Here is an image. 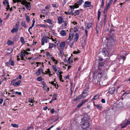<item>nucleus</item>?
I'll list each match as a JSON object with an SVG mask.
<instances>
[{
	"mask_svg": "<svg viewBox=\"0 0 130 130\" xmlns=\"http://www.w3.org/2000/svg\"><path fill=\"white\" fill-rule=\"evenodd\" d=\"M109 53L107 51L103 50L100 51L98 54V56L102 60H105L108 57Z\"/></svg>",
	"mask_w": 130,
	"mask_h": 130,
	"instance_id": "obj_1",
	"label": "nucleus"
},
{
	"mask_svg": "<svg viewBox=\"0 0 130 130\" xmlns=\"http://www.w3.org/2000/svg\"><path fill=\"white\" fill-rule=\"evenodd\" d=\"M82 122L81 126L82 128L85 129V130H88L90 126L89 121H82Z\"/></svg>",
	"mask_w": 130,
	"mask_h": 130,
	"instance_id": "obj_2",
	"label": "nucleus"
},
{
	"mask_svg": "<svg viewBox=\"0 0 130 130\" xmlns=\"http://www.w3.org/2000/svg\"><path fill=\"white\" fill-rule=\"evenodd\" d=\"M74 34H72L71 36L70 33V36L68 39L67 40V42H68V44H69V46L71 48L72 47V46L73 45L74 43L73 42H71L72 40H73V38L74 36Z\"/></svg>",
	"mask_w": 130,
	"mask_h": 130,
	"instance_id": "obj_3",
	"label": "nucleus"
},
{
	"mask_svg": "<svg viewBox=\"0 0 130 130\" xmlns=\"http://www.w3.org/2000/svg\"><path fill=\"white\" fill-rule=\"evenodd\" d=\"M93 78L92 81L94 84H97L98 85L100 84V82L97 79V76L93 73Z\"/></svg>",
	"mask_w": 130,
	"mask_h": 130,
	"instance_id": "obj_4",
	"label": "nucleus"
},
{
	"mask_svg": "<svg viewBox=\"0 0 130 130\" xmlns=\"http://www.w3.org/2000/svg\"><path fill=\"white\" fill-rule=\"evenodd\" d=\"M23 5H24L26 8L29 10H30L31 9V6L30 2H25V3L23 4Z\"/></svg>",
	"mask_w": 130,
	"mask_h": 130,
	"instance_id": "obj_5",
	"label": "nucleus"
},
{
	"mask_svg": "<svg viewBox=\"0 0 130 130\" xmlns=\"http://www.w3.org/2000/svg\"><path fill=\"white\" fill-rule=\"evenodd\" d=\"M106 15H105V16L104 18L102 19L100 23V26H101V27H102L103 24H104V26H105V25L106 20Z\"/></svg>",
	"mask_w": 130,
	"mask_h": 130,
	"instance_id": "obj_6",
	"label": "nucleus"
},
{
	"mask_svg": "<svg viewBox=\"0 0 130 130\" xmlns=\"http://www.w3.org/2000/svg\"><path fill=\"white\" fill-rule=\"evenodd\" d=\"M124 54L125 55H121L120 57L119 58V61L120 63H123L125 59L126 55L125 54Z\"/></svg>",
	"mask_w": 130,
	"mask_h": 130,
	"instance_id": "obj_7",
	"label": "nucleus"
},
{
	"mask_svg": "<svg viewBox=\"0 0 130 130\" xmlns=\"http://www.w3.org/2000/svg\"><path fill=\"white\" fill-rule=\"evenodd\" d=\"M114 42H115L111 38L108 40L107 45L108 46L110 45L111 46L113 44H114Z\"/></svg>",
	"mask_w": 130,
	"mask_h": 130,
	"instance_id": "obj_8",
	"label": "nucleus"
},
{
	"mask_svg": "<svg viewBox=\"0 0 130 130\" xmlns=\"http://www.w3.org/2000/svg\"><path fill=\"white\" fill-rule=\"evenodd\" d=\"M84 2L83 0H78V2L77 3L75 4V6L76 8L79 7V5H81L82 3Z\"/></svg>",
	"mask_w": 130,
	"mask_h": 130,
	"instance_id": "obj_9",
	"label": "nucleus"
},
{
	"mask_svg": "<svg viewBox=\"0 0 130 130\" xmlns=\"http://www.w3.org/2000/svg\"><path fill=\"white\" fill-rule=\"evenodd\" d=\"M102 28V27H101L100 26H98L97 24H96L95 29L97 34H98L101 32Z\"/></svg>",
	"mask_w": 130,
	"mask_h": 130,
	"instance_id": "obj_10",
	"label": "nucleus"
},
{
	"mask_svg": "<svg viewBox=\"0 0 130 130\" xmlns=\"http://www.w3.org/2000/svg\"><path fill=\"white\" fill-rule=\"evenodd\" d=\"M89 117L86 114H84V117L82 118V121L86 120V121H89Z\"/></svg>",
	"mask_w": 130,
	"mask_h": 130,
	"instance_id": "obj_11",
	"label": "nucleus"
},
{
	"mask_svg": "<svg viewBox=\"0 0 130 130\" xmlns=\"http://www.w3.org/2000/svg\"><path fill=\"white\" fill-rule=\"evenodd\" d=\"M91 5V2L89 1H86L84 6L85 7H90Z\"/></svg>",
	"mask_w": 130,
	"mask_h": 130,
	"instance_id": "obj_12",
	"label": "nucleus"
},
{
	"mask_svg": "<svg viewBox=\"0 0 130 130\" xmlns=\"http://www.w3.org/2000/svg\"><path fill=\"white\" fill-rule=\"evenodd\" d=\"M43 70L41 68H39L37 71L36 72V74L37 76H39L41 74V72H43Z\"/></svg>",
	"mask_w": 130,
	"mask_h": 130,
	"instance_id": "obj_13",
	"label": "nucleus"
},
{
	"mask_svg": "<svg viewBox=\"0 0 130 130\" xmlns=\"http://www.w3.org/2000/svg\"><path fill=\"white\" fill-rule=\"evenodd\" d=\"M115 31L114 30L112 29H110L108 34L111 37H112Z\"/></svg>",
	"mask_w": 130,
	"mask_h": 130,
	"instance_id": "obj_14",
	"label": "nucleus"
},
{
	"mask_svg": "<svg viewBox=\"0 0 130 130\" xmlns=\"http://www.w3.org/2000/svg\"><path fill=\"white\" fill-rule=\"evenodd\" d=\"M128 125L127 122H122L121 124V128H123Z\"/></svg>",
	"mask_w": 130,
	"mask_h": 130,
	"instance_id": "obj_15",
	"label": "nucleus"
},
{
	"mask_svg": "<svg viewBox=\"0 0 130 130\" xmlns=\"http://www.w3.org/2000/svg\"><path fill=\"white\" fill-rule=\"evenodd\" d=\"M115 88L114 87H113L112 88H110L109 89V93L111 94H113L115 92Z\"/></svg>",
	"mask_w": 130,
	"mask_h": 130,
	"instance_id": "obj_16",
	"label": "nucleus"
},
{
	"mask_svg": "<svg viewBox=\"0 0 130 130\" xmlns=\"http://www.w3.org/2000/svg\"><path fill=\"white\" fill-rule=\"evenodd\" d=\"M21 83V81L19 80L17 82L13 83V85L15 86H18Z\"/></svg>",
	"mask_w": 130,
	"mask_h": 130,
	"instance_id": "obj_17",
	"label": "nucleus"
},
{
	"mask_svg": "<svg viewBox=\"0 0 130 130\" xmlns=\"http://www.w3.org/2000/svg\"><path fill=\"white\" fill-rule=\"evenodd\" d=\"M63 19L61 17H59L58 19V23L59 24H60L62 23Z\"/></svg>",
	"mask_w": 130,
	"mask_h": 130,
	"instance_id": "obj_18",
	"label": "nucleus"
},
{
	"mask_svg": "<svg viewBox=\"0 0 130 130\" xmlns=\"http://www.w3.org/2000/svg\"><path fill=\"white\" fill-rule=\"evenodd\" d=\"M48 38V37L47 38L46 36H44L42 39V41L47 43V38Z\"/></svg>",
	"mask_w": 130,
	"mask_h": 130,
	"instance_id": "obj_19",
	"label": "nucleus"
},
{
	"mask_svg": "<svg viewBox=\"0 0 130 130\" xmlns=\"http://www.w3.org/2000/svg\"><path fill=\"white\" fill-rule=\"evenodd\" d=\"M3 3L4 4V5L6 7H7L10 8L9 5V3L8 1H3Z\"/></svg>",
	"mask_w": 130,
	"mask_h": 130,
	"instance_id": "obj_20",
	"label": "nucleus"
},
{
	"mask_svg": "<svg viewBox=\"0 0 130 130\" xmlns=\"http://www.w3.org/2000/svg\"><path fill=\"white\" fill-rule=\"evenodd\" d=\"M13 1V2L14 3H15L17 2H20L21 4L22 5L24 3V2H23V0H12Z\"/></svg>",
	"mask_w": 130,
	"mask_h": 130,
	"instance_id": "obj_21",
	"label": "nucleus"
},
{
	"mask_svg": "<svg viewBox=\"0 0 130 130\" xmlns=\"http://www.w3.org/2000/svg\"><path fill=\"white\" fill-rule=\"evenodd\" d=\"M65 42H62L60 44V46L61 48H63L65 47Z\"/></svg>",
	"mask_w": 130,
	"mask_h": 130,
	"instance_id": "obj_22",
	"label": "nucleus"
},
{
	"mask_svg": "<svg viewBox=\"0 0 130 130\" xmlns=\"http://www.w3.org/2000/svg\"><path fill=\"white\" fill-rule=\"evenodd\" d=\"M79 37L78 34V33H76L75 34V36L74 37V40L76 41H77Z\"/></svg>",
	"mask_w": 130,
	"mask_h": 130,
	"instance_id": "obj_23",
	"label": "nucleus"
},
{
	"mask_svg": "<svg viewBox=\"0 0 130 130\" xmlns=\"http://www.w3.org/2000/svg\"><path fill=\"white\" fill-rule=\"evenodd\" d=\"M57 94L54 93L53 96V97L52 99V101H54L57 99L56 98L57 96Z\"/></svg>",
	"mask_w": 130,
	"mask_h": 130,
	"instance_id": "obj_24",
	"label": "nucleus"
},
{
	"mask_svg": "<svg viewBox=\"0 0 130 130\" xmlns=\"http://www.w3.org/2000/svg\"><path fill=\"white\" fill-rule=\"evenodd\" d=\"M18 29L17 28H13L11 31V33H13L14 32H17L18 31Z\"/></svg>",
	"mask_w": 130,
	"mask_h": 130,
	"instance_id": "obj_25",
	"label": "nucleus"
},
{
	"mask_svg": "<svg viewBox=\"0 0 130 130\" xmlns=\"http://www.w3.org/2000/svg\"><path fill=\"white\" fill-rule=\"evenodd\" d=\"M95 106L97 108H98L99 110H101L102 108V107L101 106V104H99L98 105H95Z\"/></svg>",
	"mask_w": 130,
	"mask_h": 130,
	"instance_id": "obj_26",
	"label": "nucleus"
},
{
	"mask_svg": "<svg viewBox=\"0 0 130 130\" xmlns=\"http://www.w3.org/2000/svg\"><path fill=\"white\" fill-rule=\"evenodd\" d=\"M23 56V51H22L17 56V58H21Z\"/></svg>",
	"mask_w": 130,
	"mask_h": 130,
	"instance_id": "obj_27",
	"label": "nucleus"
},
{
	"mask_svg": "<svg viewBox=\"0 0 130 130\" xmlns=\"http://www.w3.org/2000/svg\"><path fill=\"white\" fill-rule=\"evenodd\" d=\"M73 62L72 60V58L71 57H70L68 60L67 62L68 64H70L71 62Z\"/></svg>",
	"mask_w": 130,
	"mask_h": 130,
	"instance_id": "obj_28",
	"label": "nucleus"
},
{
	"mask_svg": "<svg viewBox=\"0 0 130 130\" xmlns=\"http://www.w3.org/2000/svg\"><path fill=\"white\" fill-rule=\"evenodd\" d=\"M60 33L61 35L63 36H65L66 35V32L64 30H62L61 31Z\"/></svg>",
	"mask_w": 130,
	"mask_h": 130,
	"instance_id": "obj_29",
	"label": "nucleus"
},
{
	"mask_svg": "<svg viewBox=\"0 0 130 130\" xmlns=\"http://www.w3.org/2000/svg\"><path fill=\"white\" fill-rule=\"evenodd\" d=\"M21 24L22 26L24 27L25 28H26L27 27L25 21H22L21 22Z\"/></svg>",
	"mask_w": 130,
	"mask_h": 130,
	"instance_id": "obj_30",
	"label": "nucleus"
},
{
	"mask_svg": "<svg viewBox=\"0 0 130 130\" xmlns=\"http://www.w3.org/2000/svg\"><path fill=\"white\" fill-rule=\"evenodd\" d=\"M25 17L27 22L28 23L30 21L29 17L26 14H25Z\"/></svg>",
	"mask_w": 130,
	"mask_h": 130,
	"instance_id": "obj_31",
	"label": "nucleus"
},
{
	"mask_svg": "<svg viewBox=\"0 0 130 130\" xmlns=\"http://www.w3.org/2000/svg\"><path fill=\"white\" fill-rule=\"evenodd\" d=\"M20 39L22 43L23 44H25V42L24 41V38L23 37H22L20 38Z\"/></svg>",
	"mask_w": 130,
	"mask_h": 130,
	"instance_id": "obj_32",
	"label": "nucleus"
},
{
	"mask_svg": "<svg viewBox=\"0 0 130 130\" xmlns=\"http://www.w3.org/2000/svg\"><path fill=\"white\" fill-rule=\"evenodd\" d=\"M73 10H72V9H69L68 10V13L69 14H72V15H73L74 14H73Z\"/></svg>",
	"mask_w": 130,
	"mask_h": 130,
	"instance_id": "obj_33",
	"label": "nucleus"
},
{
	"mask_svg": "<svg viewBox=\"0 0 130 130\" xmlns=\"http://www.w3.org/2000/svg\"><path fill=\"white\" fill-rule=\"evenodd\" d=\"M99 96V95L98 94H97L95 96H94L93 98H92V100H96L97 99H98Z\"/></svg>",
	"mask_w": 130,
	"mask_h": 130,
	"instance_id": "obj_34",
	"label": "nucleus"
},
{
	"mask_svg": "<svg viewBox=\"0 0 130 130\" xmlns=\"http://www.w3.org/2000/svg\"><path fill=\"white\" fill-rule=\"evenodd\" d=\"M7 43L8 45H11L13 44L14 42L12 41L9 40L7 41Z\"/></svg>",
	"mask_w": 130,
	"mask_h": 130,
	"instance_id": "obj_35",
	"label": "nucleus"
},
{
	"mask_svg": "<svg viewBox=\"0 0 130 130\" xmlns=\"http://www.w3.org/2000/svg\"><path fill=\"white\" fill-rule=\"evenodd\" d=\"M92 25V24L91 23H88L87 24V25L86 27V29H88L89 28H90Z\"/></svg>",
	"mask_w": 130,
	"mask_h": 130,
	"instance_id": "obj_36",
	"label": "nucleus"
},
{
	"mask_svg": "<svg viewBox=\"0 0 130 130\" xmlns=\"http://www.w3.org/2000/svg\"><path fill=\"white\" fill-rule=\"evenodd\" d=\"M87 94V93L85 92V91H84L83 93L82 94H81L83 97H86Z\"/></svg>",
	"mask_w": 130,
	"mask_h": 130,
	"instance_id": "obj_37",
	"label": "nucleus"
},
{
	"mask_svg": "<svg viewBox=\"0 0 130 130\" xmlns=\"http://www.w3.org/2000/svg\"><path fill=\"white\" fill-rule=\"evenodd\" d=\"M41 84L43 85V88H45V87L47 88V86L45 85L46 83L43 81H41Z\"/></svg>",
	"mask_w": 130,
	"mask_h": 130,
	"instance_id": "obj_38",
	"label": "nucleus"
},
{
	"mask_svg": "<svg viewBox=\"0 0 130 130\" xmlns=\"http://www.w3.org/2000/svg\"><path fill=\"white\" fill-rule=\"evenodd\" d=\"M9 61H10V64L11 66H13L14 65V62L13 60H12L11 58L9 60Z\"/></svg>",
	"mask_w": 130,
	"mask_h": 130,
	"instance_id": "obj_39",
	"label": "nucleus"
},
{
	"mask_svg": "<svg viewBox=\"0 0 130 130\" xmlns=\"http://www.w3.org/2000/svg\"><path fill=\"white\" fill-rule=\"evenodd\" d=\"M52 68H53V70L55 71V72H56L57 70L56 69V66L55 65V66H54V65H52Z\"/></svg>",
	"mask_w": 130,
	"mask_h": 130,
	"instance_id": "obj_40",
	"label": "nucleus"
},
{
	"mask_svg": "<svg viewBox=\"0 0 130 130\" xmlns=\"http://www.w3.org/2000/svg\"><path fill=\"white\" fill-rule=\"evenodd\" d=\"M11 125L12 127L16 128H18L19 126L18 125L16 124H12Z\"/></svg>",
	"mask_w": 130,
	"mask_h": 130,
	"instance_id": "obj_41",
	"label": "nucleus"
},
{
	"mask_svg": "<svg viewBox=\"0 0 130 130\" xmlns=\"http://www.w3.org/2000/svg\"><path fill=\"white\" fill-rule=\"evenodd\" d=\"M41 12L42 13L44 14L45 15H46L47 14V12H45V10L44 9L41 10Z\"/></svg>",
	"mask_w": 130,
	"mask_h": 130,
	"instance_id": "obj_42",
	"label": "nucleus"
},
{
	"mask_svg": "<svg viewBox=\"0 0 130 130\" xmlns=\"http://www.w3.org/2000/svg\"><path fill=\"white\" fill-rule=\"evenodd\" d=\"M84 104L83 103V102H80V103H79L77 106V108H79L81 106Z\"/></svg>",
	"mask_w": 130,
	"mask_h": 130,
	"instance_id": "obj_43",
	"label": "nucleus"
},
{
	"mask_svg": "<svg viewBox=\"0 0 130 130\" xmlns=\"http://www.w3.org/2000/svg\"><path fill=\"white\" fill-rule=\"evenodd\" d=\"M59 51L60 54L62 55L63 54V48H60L59 49Z\"/></svg>",
	"mask_w": 130,
	"mask_h": 130,
	"instance_id": "obj_44",
	"label": "nucleus"
},
{
	"mask_svg": "<svg viewBox=\"0 0 130 130\" xmlns=\"http://www.w3.org/2000/svg\"><path fill=\"white\" fill-rule=\"evenodd\" d=\"M113 1L112 0H110V2L109 3L107 4V7H109L111 4L112 3Z\"/></svg>",
	"mask_w": 130,
	"mask_h": 130,
	"instance_id": "obj_45",
	"label": "nucleus"
},
{
	"mask_svg": "<svg viewBox=\"0 0 130 130\" xmlns=\"http://www.w3.org/2000/svg\"><path fill=\"white\" fill-rule=\"evenodd\" d=\"M103 62L101 63H100L99 64V69L100 68L102 67V66H103Z\"/></svg>",
	"mask_w": 130,
	"mask_h": 130,
	"instance_id": "obj_46",
	"label": "nucleus"
},
{
	"mask_svg": "<svg viewBox=\"0 0 130 130\" xmlns=\"http://www.w3.org/2000/svg\"><path fill=\"white\" fill-rule=\"evenodd\" d=\"M19 22H18L17 23H16L15 24V27L16 28H17L18 29L19 28Z\"/></svg>",
	"mask_w": 130,
	"mask_h": 130,
	"instance_id": "obj_47",
	"label": "nucleus"
},
{
	"mask_svg": "<svg viewBox=\"0 0 130 130\" xmlns=\"http://www.w3.org/2000/svg\"><path fill=\"white\" fill-rule=\"evenodd\" d=\"M79 13V10H76L75 12L74 13H73V14H75L76 15H78Z\"/></svg>",
	"mask_w": 130,
	"mask_h": 130,
	"instance_id": "obj_48",
	"label": "nucleus"
},
{
	"mask_svg": "<svg viewBox=\"0 0 130 130\" xmlns=\"http://www.w3.org/2000/svg\"><path fill=\"white\" fill-rule=\"evenodd\" d=\"M37 26H40L42 27H45L46 26L45 25H44V24H37L36 25Z\"/></svg>",
	"mask_w": 130,
	"mask_h": 130,
	"instance_id": "obj_49",
	"label": "nucleus"
},
{
	"mask_svg": "<svg viewBox=\"0 0 130 130\" xmlns=\"http://www.w3.org/2000/svg\"><path fill=\"white\" fill-rule=\"evenodd\" d=\"M46 22L49 23L50 24H52V23L51 22V21L49 19H48L46 20Z\"/></svg>",
	"mask_w": 130,
	"mask_h": 130,
	"instance_id": "obj_50",
	"label": "nucleus"
},
{
	"mask_svg": "<svg viewBox=\"0 0 130 130\" xmlns=\"http://www.w3.org/2000/svg\"><path fill=\"white\" fill-rule=\"evenodd\" d=\"M102 73L99 72L98 74V76L99 78H101L102 76Z\"/></svg>",
	"mask_w": 130,
	"mask_h": 130,
	"instance_id": "obj_51",
	"label": "nucleus"
},
{
	"mask_svg": "<svg viewBox=\"0 0 130 130\" xmlns=\"http://www.w3.org/2000/svg\"><path fill=\"white\" fill-rule=\"evenodd\" d=\"M129 93V91H126L123 94V95H122V96H123L125 94H128Z\"/></svg>",
	"mask_w": 130,
	"mask_h": 130,
	"instance_id": "obj_52",
	"label": "nucleus"
},
{
	"mask_svg": "<svg viewBox=\"0 0 130 130\" xmlns=\"http://www.w3.org/2000/svg\"><path fill=\"white\" fill-rule=\"evenodd\" d=\"M48 71H45L46 74L50 73H51V72L50 71V69H47Z\"/></svg>",
	"mask_w": 130,
	"mask_h": 130,
	"instance_id": "obj_53",
	"label": "nucleus"
},
{
	"mask_svg": "<svg viewBox=\"0 0 130 130\" xmlns=\"http://www.w3.org/2000/svg\"><path fill=\"white\" fill-rule=\"evenodd\" d=\"M42 79L41 77L40 76L38 77L37 78V80H38L39 81H41Z\"/></svg>",
	"mask_w": 130,
	"mask_h": 130,
	"instance_id": "obj_54",
	"label": "nucleus"
},
{
	"mask_svg": "<svg viewBox=\"0 0 130 130\" xmlns=\"http://www.w3.org/2000/svg\"><path fill=\"white\" fill-rule=\"evenodd\" d=\"M53 43H50L49 48H52L53 47Z\"/></svg>",
	"mask_w": 130,
	"mask_h": 130,
	"instance_id": "obj_55",
	"label": "nucleus"
},
{
	"mask_svg": "<svg viewBox=\"0 0 130 130\" xmlns=\"http://www.w3.org/2000/svg\"><path fill=\"white\" fill-rule=\"evenodd\" d=\"M52 6L54 7L57 8L58 7V6L56 4H52Z\"/></svg>",
	"mask_w": 130,
	"mask_h": 130,
	"instance_id": "obj_56",
	"label": "nucleus"
},
{
	"mask_svg": "<svg viewBox=\"0 0 130 130\" xmlns=\"http://www.w3.org/2000/svg\"><path fill=\"white\" fill-rule=\"evenodd\" d=\"M71 8V9H72L73 10V11H74V10L75 9V7L73 6H69Z\"/></svg>",
	"mask_w": 130,
	"mask_h": 130,
	"instance_id": "obj_57",
	"label": "nucleus"
},
{
	"mask_svg": "<svg viewBox=\"0 0 130 130\" xmlns=\"http://www.w3.org/2000/svg\"><path fill=\"white\" fill-rule=\"evenodd\" d=\"M67 26V24L66 23H63L62 24V27L64 28H65V27Z\"/></svg>",
	"mask_w": 130,
	"mask_h": 130,
	"instance_id": "obj_58",
	"label": "nucleus"
},
{
	"mask_svg": "<svg viewBox=\"0 0 130 130\" xmlns=\"http://www.w3.org/2000/svg\"><path fill=\"white\" fill-rule=\"evenodd\" d=\"M79 100L81 99L82 98V96L81 94L78 95L76 97Z\"/></svg>",
	"mask_w": 130,
	"mask_h": 130,
	"instance_id": "obj_59",
	"label": "nucleus"
},
{
	"mask_svg": "<svg viewBox=\"0 0 130 130\" xmlns=\"http://www.w3.org/2000/svg\"><path fill=\"white\" fill-rule=\"evenodd\" d=\"M29 102L32 103L33 101L34 102V101L31 99L30 98L29 99Z\"/></svg>",
	"mask_w": 130,
	"mask_h": 130,
	"instance_id": "obj_60",
	"label": "nucleus"
},
{
	"mask_svg": "<svg viewBox=\"0 0 130 130\" xmlns=\"http://www.w3.org/2000/svg\"><path fill=\"white\" fill-rule=\"evenodd\" d=\"M79 53V51L78 50V51H74L73 53L75 54H77Z\"/></svg>",
	"mask_w": 130,
	"mask_h": 130,
	"instance_id": "obj_61",
	"label": "nucleus"
},
{
	"mask_svg": "<svg viewBox=\"0 0 130 130\" xmlns=\"http://www.w3.org/2000/svg\"><path fill=\"white\" fill-rule=\"evenodd\" d=\"M55 112V111H54V108H53L51 110V112L52 113H53Z\"/></svg>",
	"mask_w": 130,
	"mask_h": 130,
	"instance_id": "obj_62",
	"label": "nucleus"
},
{
	"mask_svg": "<svg viewBox=\"0 0 130 130\" xmlns=\"http://www.w3.org/2000/svg\"><path fill=\"white\" fill-rule=\"evenodd\" d=\"M104 0H102V4L101 5V7H103L104 5Z\"/></svg>",
	"mask_w": 130,
	"mask_h": 130,
	"instance_id": "obj_63",
	"label": "nucleus"
},
{
	"mask_svg": "<svg viewBox=\"0 0 130 130\" xmlns=\"http://www.w3.org/2000/svg\"><path fill=\"white\" fill-rule=\"evenodd\" d=\"M6 65L8 67L9 66H10V61H9L7 62L6 64Z\"/></svg>",
	"mask_w": 130,
	"mask_h": 130,
	"instance_id": "obj_64",
	"label": "nucleus"
}]
</instances>
